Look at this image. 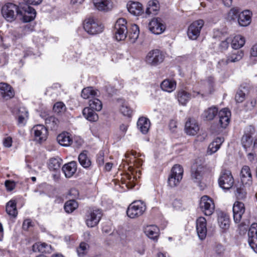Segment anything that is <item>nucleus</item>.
Wrapping results in <instances>:
<instances>
[{"instance_id": "nucleus-59", "label": "nucleus", "mask_w": 257, "mask_h": 257, "mask_svg": "<svg viewBox=\"0 0 257 257\" xmlns=\"http://www.w3.org/2000/svg\"><path fill=\"white\" fill-rule=\"evenodd\" d=\"M214 251L217 254L221 255L224 251L223 246L220 244H217L214 247Z\"/></svg>"}, {"instance_id": "nucleus-24", "label": "nucleus", "mask_w": 257, "mask_h": 257, "mask_svg": "<svg viewBox=\"0 0 257 257\" xmlns=\"http://www.w3.org/2000/svg\"><path fill=\"white\" fill-rule=\"evenodd\" d=\"M62 171L67 178H70L77 170V163L75 161H71L65 164L62 167Z\"/></svg>"}, {"instance_id": "nucleus-21", "label": "nucleus", "mask_w": 257, "mask_h": 257, "mask_svg": "<svg viewBox=\"0 0 257 257\" xmlns=\"http://www.w3.org/2000/svg\"><path fill=\"white\" fill-rule=\"evenodd\" d=\"M251 12L248 10H245L240 13L238 18L239 25L241 27L248 26L251 23Z\"/></svg>"}, {"instance_id": "nucleus-5", "label": "nucleus", "mask_w": 257, "mask_h": 257, "mask_svg": "<svg viewBox=\"0 0 257 257\" xmlns=\"http://www.w3.org/2000/svg\"><path fill=\"white\" fill-rule=\"evenodd\" d=\"M164 55L162 52L158 49L150 51L147 55L145 61L151 66H157L162 63L164 60Z\"/></svg>"}, {"instance_id": "nucleus-23", "label": "nucleus", "mask_w": 257, "mask_h": 257, "mask_svg": "<svg viewBox=\"0 0 257 257\" xmlns=\"http://www.w3.org/2000/svg\"><path fill=\"white\" fill-rule=\"evenodd\" d=\"M0 93L2 97L6 100L12 98L15 95L12 87L5 83H0Z\"/></svg>"}, {"instance_id": "nucleus-19", "label": "nucleus", "mask_w": 257, "mask_h": 257, "mask_svg": "<svg viewBox=\"0 0 257 257\" xmlns=\"http://www.w3.org/2000/svg\"><path fill=\"white\" fill-rule=\"evenodd\" d=\"M240 178L243 185L249 186L252 184V175L248 166L242 167L240 171Z\"/></svg>"}, {"instance_id": "nucleus-30", "label": "nucleus", "mask_w": 257, "mask_h": 257, "mask_svg": "<svg viewBox=\"0 0 257 257\" xmlns=\"http://www.w3.org/2000/svg\"><path fill=\"white\" fill-rule=\"evenodd\" d=\"M160 10L159 3L157 0L148 2L146 13L148 15H156Z\"/></svg>"}, {"instance_id": "nucleus-25", "label": "nucleus", "mask_w": 257, "mask_h": 257, "mask_svg": "<svg viewBox=\"0 0 257 257\" xmlns=\"http://www.w3.org/2000/svg\"><path fill=\"white\" fill-rule=\"evenodd\" d=\"M204 168L202 166L193 167L191 170V178L194 182L199 183L202 179Z\"/></svg>"}, {"instance_id": "nucleus-47", "label": "nucleus", "mask_w": 257, "mask_h": 257, "mask_svg": "<svg viewBox=\"0 0 257 257\" xmlns=\"http://www.w3.org/2000/svg\"><path fill=\"white\" fill-rule=\"evenodd\" d=\"M139 35V28L138 25H133L132 26L131 31L128 34V37L132 42L134 43L137 40Z\"/></svg>"}, {"instance_id": "nucleus-60", "label": "nucleus", "mask_w": 257, "mask_h": 257, "mask_svg": "<svg viewBox=\"0 0 257 257\" xmlns=\"http://www.w3.org/2000/svg\"><path fill=\"white\" fill-rule=\"evenodd\" d=\"M12 138L10 137L6 138L3 141L4 146L5 147L10 148L12 146Z\"/></svg>"}, {"instance_id": "nucleus-35", "label": "nucleus", "mask_w": 257, "mask_h": 257, "mask_svg": "<svg viewBox=\"0 0 257 257\" xmlns=\"http://www.w3.org/2000/svg\"><path fill=\"white\" fill-rule=\"evenodd\" d=\"M132 156L133 157L131 158L130 160L131 162H133V163L135 164L137 167L141 166L143 163V161L141 159L138 158L140 157L141 155L135 151H131L127 152L125 154V157L126 159L130 158V156Z\"/></svg>"}, {"instance_id": "nucleus-61", "label": "nucleus", "mask_w": 257, "mask_h": 257, "mask_svg": "<svg viewBox=\"0 0 257 257\" xmlns=\"http://www.w3.org/2000/svg\"><path fill=\"white\" fill-rule=\"evenodd\" d=\"M229 63H230V61H228V57L227 59H222L219 60L218 62V66L221 68L227 65Z\"/></svg>"}, {"instance_id": "nucleus-53", "label": "nucleus", "mask_w": 257, "mask_h": 257, "mask_svg": "<svg viewBox=\"0 0 257 257\" xmlns=\"http://www.w3.org/2000/svg\"><path fill=\"white\" fill-rule=\"evenodd\" d=\"M66 107L62 102H57L55 103L53 106V110L55 112L58 114H61L65 112Z\"/></svg>"}, {"instance_id": "nucleus-55", "label": "nucleus", "mask_w": 257, "mask_h": 257, "mask_svg": "<svg viewBox=\"0 0 257 257\" xmlns=\"http://www.w3.org/2000/svg\"><path fill=\"white\" fill-rule=\"evenodd\" d=\"M120 111L125 116H130L132 114V110L126 104L122 105L120 108Z\"/></svg>"}, {"instance_id": "nucleus-22", "label": "nucleus", "mask_w": 257, "mask_h": 257, "mask_svg": "<svg viewBox=\"0 0 257 257\" xmlns=\"http://www.w3.org/2000/svg\"><path fill=\"white\" fill-rule=\"evenodd\" d=\"M127 8L128 12L135 16H139L143 13V5L138 2H128Z\"/></svg>"}, {"instance_id": "nucleus-26", "label": "nucleus", "mask_w": 257, "mask_h": 257, "mask_svg": "<svg viewBox=\"0 0 257 257\" xmlns=\"http://www.w3.org/2000/svg\"><path fill=\"white\" fill-rule=\"evenodd\" d=\"M150 120L145 117H140L137 122L138 129L144 134H147L150 127Z\"/></svg>"}, {"instance_id": "nucleus-42", "label": "nucleus", "mask_w": 257, "mask_h": 257, "mask_svg": "<svg viewBox=\"0 0 257 257\" xmlns=\"http://www.w3.org/2000/svg\"><path fill=\"white\" fill-rule=\"evenodd\" d=\"M51 248V245L46 243L38 242L33 245V250L34 251H38L41 252H49V249Z\"/></svg>"}, {"instance_id": "nucleus-10", "label": "nucleus", "mask_w": 257, "mask_h": 257, "mask_svg": "<svg viewBox=\"0 0 257 257\" xmlns=\"http://www.w3.org/2000/svg\"><path fill=\"white\" fill-rule=\"evenodd\" d=\"M234 183V179L231 172L229 170H223L221 172L218 179L219 186L224 190L230 189Z\"/></svg>"}, {"instance_id": "nucleus-37", "label": "nucleus", "mask_w": 257, "mask_h": 257, "mask_svg": "<svg viewBox=\"0 0 257 257\" xmlns=\"http://www.w3.org/2000/svg\"><path fill=\"white\" fill-rule=\"evenodd\" d=\"M95 110L89 107H85L83 110V114L85 118L90 121H96L98 119V115Z\"/></svg>"}, {"instance_id": "nucleus-7", "label": "nucleus", "mask_w": 257, "mask_h": 257, "mask_svg": "<svg viewBox=\"0 0 257 257\" xmlns=\"http://www.w3.org/2000/svg\"><path fill=\"white\" fill-rule=\"evenodd\" d=\"M126 24V21L124 19L120 18L116 21L114 29L115 37L116 40L118 41H122L126 38L127 33Z\"/></svg>"}, {"instance_id": "nucleus-12", "label": "nucleus", "mask_w": 257, "mask_h": 257, "mask_svg": "<svg viewBox=\"0 0 257 257\" xmlns=\"http://www.w3.org/2000/svg\"><path fill=\"white\" fill-rule=\"evenodd\" d=\"M204 25V22L199 20L193 22L188 27L187 35L190 39L196 40L200 35V31Z\"/></svg>"}, {"instance_id": "nucleus-63", "label": "nucleus", "mask_w": 257, "mask_h": 257, "mask_svg": "<svg viewBox=\"0 0 257 257\" xmlns=\"http://www.w3.org/2000/svg\"><path fill=\"white\" fill-rule=\"evenodd\" d=\"M32 226V222L30 219L25 220L23 223V228L24 230H28Z\"/></svg>"}, {"instance_id": "nucleus-34", "label": "nucleus", "mask_w": 257, "mask_h": 257, "mask_svg": "<svg viewBox=\"0 0 257 257\" xmlns=\"http://www.w3.org/2000/svg\"><path fill=\"white\" fill-rule=\"evenodd\" d=\"M59 144L64 147H68L72 143V140L67 133H63L57 137Z\"/></svg>"}, {"instance_id": "nucleus-6", "label": "nucleus", "mask_w": 257, "mask_h": 257, "mask_svg": "<svg viewBox=\"0 0 257 257\" xmlns=\"http://www.w3.org/2000/svg\"><path fill=\"white\" fill-rule=\"evenodd\" d=\"M83 27L88 34L92 35L101 33L103 28L102 25L93 18L86 20Z\"/></svg>"}, {"instance_id": "nucleus-17", "label": "nucleus", "mask_w": 257, "mask_h": 257, "mask_svg": "<svg viewBox=\"0 0 257 257\" xmlns=\"http://www.w3.org/2000/svg\"><path fill=\"white\" fill-rule=\"evenodd\" d=\"M196 230L201 240L205 238L207 234L206 220L204 217H199L196 220Z\"/></svg>"}, {"instance_id": "nucleus-41", "label": "nucleus", "mask_w": 257, "mask_h": 257, "mask_svg": "<svg viewBox=\"0 0 257 257\" xmlns=\"http://www.w3.org/2000/svg\"><path fill=\"white\" fill-rule=\"evenodd\" d=\"M247 93L248 88L245 86H241L237 91L235 96V99L236 102L241 103L243 102Z\"/></svg>"}, {"instance_id": "nucleus-14", "label": "nucleus", "mask_w": 257, "mask_h": 257, "mask_svg": "<svg viewBox=\"0 0 257 257\" xmlns=\"http://www.w3.org/2000/svg\"><path fill=\"white\" fill-rule=\"evenodd\" d=\"M140 175L141 172L140 170H137L135 172V171H133L132 172V174L126 173L121 178L122 180V183L125 184V186L127 188L132 189L135 185L134 181L137 180L138 178H139L140 177Z\"/></svg>"}, {"instance_id": "nucleus-36", "label": "nucleus", "mask_w": 257, "mask_h": 257, "mask_svg": "<svg viewBox=\"0 0 257 257\" xmlns=\"http://www.w3.org/2000/svg\"><path fill=\"white\" fill-rule=\"evenodd\" d=\"M191 94L188 92L181 89L178 92L177 99L179 102L185 105L191 99Z\"/></svg>"}, {"instance_id": "nucleus-52", "label": "nucleus", "mask_w": 257, "mask_h": 257, "mask_svg": "<svg viewBox=\"0 0 257 257\" xmlns=\"http://www.w3.org/2000/svg\"><path fill=\"white\" fill-rule=\"evenodd\" d=\"M245 185L240 186L236 189L235 195L238 199H244L246 196V191L244 187Z\"/></svg>"}, {"instance_id": "nucleus-38", "label": "nucleus", "mask_w": 257, "mask_h": 257, "mask_svg": "<svg viewBox=\"0 0 257 257\" xmlns=\"http://www.w3.org/2000/svg\"><path fill=\"white\" fill-rule=\"evenodd\" d=\"M241 144L246 152L249 151L253 148L252 140L248 134L243 135L241 139Z\"/></svg>"}, {"instance_id": "nucleus-40", "label": "nucleus", "mask_w": 257, "mask_h": 257, "mask_svg": "<svg viewBox=\"0 0 257 257\" xmlns=\"http://www.w3.org/2000/svg\"><path fill=\"white\" fill-rule=\"evenodd\" d=\"M6 211L10 216L16 217L18 214L16 207V201L15 200H11L6 205Z\"/></svg>"}, {"instance_id": "nucleus-29", "label": "nucleus", "mask_w": 257, "mask_h": 257, "mask_svg": "<svg viewBox=\"0 0 257 257\" xmlns=\"http://www.w3.org/2000/svg\"><path fill=\"white\" fill-rule=\"evenodd\" d=\"M144 232L151 239H155L159 236V229L156 225H148L145 227Z\"/></svg>"}, {"instance_id": "nucleus-48", "label": "nucleus", "mask_w": 257, "mask_h": 257, "mask_svg": "<svg viewBox=\"0 0 257 257\" xmlns=\"http://www.w3.org/2000/svg\"><path fill=\"white\" fill-rule=\"evenodd\" d=\"M248 242L257 239V223H253L251 225L248 230Z\"/></svg>"}, {"instance_id": "nucleus-64", "label": "nucleus", "mask_w": 257, "mask_h": 257, "mask_svg": "<svg viewBox=\"0 0 257 257\" xmlns=\"http://www.w3.org/2000/svg\"><path fill=\"white\" fill-rule=\"evenodd\" d=\"M27 5H38L42 0H24Z\"/></svg>"}, {"instance_id": "nucleus-33", "label": "nucleus", "mask_w": 257, "mask_h": 257, "mask_svg": "<svg viewBox=\"0 0 257 257\" xmlns=\"http://www.w3.org/2000/svg\"><path fill=\"white\" fill-rule=\"evenodd\" d=\"M245 42L244 37L240 35H237L234 36L232 40L231 46L232 49L239 50V49L244 46Z\"/></svg>"}, {"instance_id": "nucleus-58", "label": "nucleus", "mask_w": 257, "mask_h": 257, "mask_svg": "<svg viewBox=\"0 0 257 257\" xmlns=\"http://www.w3.org/2000/svg\"><path fill=\"white\" fill-rule=\"evenodd\" d=\"M229 43L230 40L228 38L225 40L222 41L220 44V49L222 50H227L229 47Z\"/></svg>"}, {"instance_id": "nucleus-50", "label": "nucleus", "mask_w": 257, "mask_h": 257, "mask_svg": "<svg viewBox=\"0 0 257 257\" xmlns=\"http://www.w3.org/2000/svg\"><path fill=\"white\" fill-rule=\"evenodd\" d=\"M45 122L48 127H50L51 129H55L58 125L59 120L55 117L51 116L46 119Z\"/></svg>"}, {"instance_id": "nucleus-44", "label": "nucleus", "mask_w": 257, "mask_h": 257, "mask_svg": "<svg viewBox=\"0 0 257 257\" xmlns=\"http://www.w3.org/2000/svg\"><path fill=\"white\" fill-rule=\"evenodd\" d=\"M20 112H23L22 115H18V123L20 126H24L26 123L27 119L28 117V112L26 108L22 107H20Z\"/></svg>"}, {"instance_id": "nucleus-32", "label": "nucleus", "mask_w": 257, "mask_h": 257, "mask_svg": "<svg viewBox=\"0 0 257 257\" xmlns=\"http://www.w3.org/2000/svg\"><path fill=\"white\" fill-rule=\"evenodd\" d=\"M78 161L80 164L84 168H88L91 165V161L86 151H83L79 154Z\"/></svg>"}, {"instance_id": "nucleus-1", "label": "nucleus", "mask_w": 257, "mask_h": 257, "mask_svg": "<svg viewBox=\"0 0 257 257\" xmlns=\"http://www.w3.org/2000/svg\"><path fill=\"white\" fill-rule=\"evenodd\" d=\"M218 113V124L222 128H225L230 121L231 113L227 108H224L218 112V108L211 106L205 110L202 114L204 120H211Z\"/></svg>"}, {"instance_id": "nucleus-54", "label": "nucleus", "mask_w": 257, "mask_h": 257, "mask_svg": "<svg viewBox=\"0 0 257 257\" xmlns=\"http://www.w3.org/2000/svg\"><path fill=\"white\" fill-rule=\"evenodd\" d=\"M239 14V10L237 8H232L228 13V17L231 20H235L237 18H238Z\"/></svg>"}, {"instance_id": "nucleus-11", "label": "nucleus", "mask_w": 257, "mask_h": 257, "mask_svg": "<svg viewBox=\"0 0 257 257\" xmlns=\"http://www.w3.org/2000/svg\"><path fill=\"white\" fill-rule=\"evenodd\" d=\"M200 208L205 215H211L215 208L213 200L207 196H202L200 201Z\"/></svg>"}, {"instance_id": "nucleus-28", "label": "nucleus", "mask_w": 257, "mask_h": 257, "mask_svg": "<svg viewBox=\"0 0 257 257\" xmlns=\"http://www.w3.org/2000/svg\"><path fill=\"white\" fill-rule=\"evenodd\" d=\"M218 223L221 228L224 229L228 228L229 226V216L222 211L219 212L218 213Z\"/></svg>"}, {"instance_id": "nucleus-8", "label": "nucleus", "mask_w": 257, "mask_h": 257, "mask_svg": "<svg viewBox=\"0 0 257 257\" xmlns=\"http://www.w3.org/2000/svg\"><path fill=\"white\" fill-rule=\"evenodd\" d=\"M31 134L36 142L41 143L47 140L48 130L43 125L38 124L31 129Z\"/></svg>"}, {"instance_id": "nucleus-4", "label": "nucleus", "mask_w": 257, "mask_h": 257, "mask_svg": "<svg viewBox=\"0 0 257 257\" xmlns=\"http://www.w3.org/2000/svg\"><path fill=\"white\" fill-rule=\"evenodd\" d=\"M184 170L180 165H175L172 168L168 179V183L171 187L178 186L183 178Z\"/></svg>"}, {"instance_id": "nucleus-20", "label": "nucleus", "mask_w": 257, "mask_h": 257, "mask_svg": "<svg viewBox=\"0 0 257 257\" xmlns=\"http://www.w3.org/2000/svg\"><path fill=\"white\" fill-rule=\"evenodd\" d=\"M185 130L187 134L196 135L199 130L198 124L195 119L189 118L185 124Z\"/></svg>"}, {"instance_id": "nucleus-49", "label": "nucleus", "mask_w": 257, "mask_h": 257, "mask_svg": "<svg viewBox=\"0 0 257 257\" xmlns=\"http://www.w3.org/2000/svg\"><path fill=\"white\" fill-rule=\"evenodd\" d=\"M89 107L95 111H100L102 107V102L97 98H94L89 101Z\"/></svg>"}, {"instance_id": "nucleus-51", "label": "nucleus", "mask_w": 257, "mask_h": 257, "mask_svg": "<svg viewBox=\"0 0 257 257\" xmlns=\"http://www.w3.org/2000/svg\"><path fill=\"white\" fill-rule=\"evenodd\" d=\"M89 245L85 243L81 242L77 249L78 255L79 257H83L87 252Z\"/></svg>"}, {"instance_id": "nucleus-15", "label": "nucleus", "mask_w": 257, "mask_h": 257, "mask_svg": "<svg viewBox=\"0 0 257 257\" xmlns=\"http://www.w3.org/2000/svg\"><path fill=\"white\" fill-rule=\"evenodd\" d=\"M232 211L234 221L236 223H239L245 212L244 204L239 201H235L232 207Z\"/></svg>"}, {"instance_id": "nucleus-9", "label": "nucleus", "mask_w": 257, "mask_h": 257, "mask_svg": "<svg viewBox=\"0 0 257 257\" xmlns=\"http://www.w3.org/2000/svg\"><path fill=\"white\" fill-rule=\"evenodd\" d=\"M102 214L101 210L98 209H92L88 211L85 218V222L89 227H93L96 226L101 217Z\"/></svg>"}, {"instance_id": "nucleus-27", "label": "nucleus", "mask_w": 257, "mask_h": 257, "mask_svg": "<svg viewBox=\"0 0 257 257\" xmlns=\"http://www.w3.org/2000/svg\"><path fill=\"white\" fill-rule=\"evenodd\" d=\"M224 141V139L222 137H217L214 139L208 146L207 154L211 155L217 152Z\"/></svg>"}, {"instance_id": "nucleus-18", "label": "nucleus", "mask_w": 257, "mask_h": 257, "mask_svg": "<svg viewBox=\"0 0 257 257\" xmlns=\"http://www.w3.org/2000/svg\"><path fill=\"white\" fill-rule=\"evenodd\" d=\"M94 8L99 11L108 12L113 8L111 0H92Z\"/></svg>"}, {"instance_id": "nucleus-3", "label": "nucleus", "mask_w": 257, "mask_h": 257, "mask_svg": "<svg viewBox=\"0 0 257 257\" xmlns=\"http://www.w3.org/2000/svg\"><path fill=\"white\" fill-rule=\"evenodd\" d=\"M1 12L3 17L7 21L11 22L15 20L17 15H19V14H22L19 7L13 3L5 4L3 6Z\"/></svg>"}, {"instance_id": "nucleus-31", "label": "nucleus", "mask_w": 257, "mask_h": 257, "mask_svg": "<svg viewBox=\"0 0 257 257\" xmlns=\"http://www.w3.org/2000/svg\"><path fill=\"white\" fill-rule=\"evenodd\" d=\"M161 89L164 91L171 93L176 88V83L174 80L165 79L161 84Z\"/></svg>"}, {"instance_id": "nucleus-57", "label": "nucleus", "mask_w": 257, "mask_h": 257, "mask_svg": "<svg viewBox=\"0 0 257 257\" xmlns=\"http://www.w3.org/2000/svg\"><path fill=\"white\" fill-rule=\"evenodd\" d=\"M15 183L14 181L11 180H7L5 182V186L8 191H11L15 187Z\"/></svg>"}, {"instance_id": "nucleus-56", "label": "nucleus", "mask_w": 257, "mask_h": 257, "mask_svg": "<svg viewBox=\"0 0 257 257\" xmlns=\"http://www.w3.org/2000/svg\"><path fill=\"white\" fill-rule=\"evenodd\" d=\"M172 206L173 208L177 210L181 209L182 207V201L180 199H174L172 202Z\"/></svg>"}, {"instance_id": "nucleus-16", "label": "nucleus", "mask_w": 257, "mask_h": 257, "mask_svg": "<svg viewBox=\"0 0 257 257\" xmlns=\"http://www.w3.org/2000/svg\"><path fill=\"white\" fill-rule=\"evenodd\" d=\"M21 11L22 14H19V15L22 17V21L25 23L33 21L36 17V12L35 10L29 5L23 7Z\"/></svg>"}, {"instance_id": "nucleus-13", "label": "nucleus", "mask_w": 257, "mask_h": 257, "mask_svg": "<svg viewBox=\"0 0 257 257\" xmlns=\"http://www.w3.org/2000/svg\"><path fill=\"white\" fill-rule=\"evenodd\" d=\"M149 30L153 34L159 35L163 33L165 30V26L160 18L153 19L148 24Z\"/></svg>"}, {"instance_id": "nucleus-39", "label": "nucleus", "mask_w": 257, "mask_h": 257, "mask_svg": "<svg viewBox=\"0 0 257 257\" xmlns=\"http://www.w3.org/2000/svg\"><path fill=\"white\" fill-rule=\"evenodd\" d=\"M244 55L242 50H234L232 51L228 56V61L234 63L240 60Z\"/></svg>"}, {"instance_id": "nucleus-62", "label": "nucleus", "mask_w": 257, "mask_h": 257, "mask_svg": "<svg viewBox=\"0 0 257 257\" xmlns=\"http://www.w3.org/2000/svg\"><path fill=\"white\" fill-rule=\"evenodd\" d=\"M248 243L251 248L257 253V239L254 240H250Z\"/></svg>"}, {"instance_id": "nucleus-43", "label": "nucleus", "mask_w": 257, "mask_h": 257, "mask_svg": "<svg viewBox=\"0 0 257 257\" xmlns=\"http://www.w3.org/2000/svg\"><path fill=\"white\" fill-rule=\"evenodd\" d=\"M97 91L92 87H87L82 89L81 96L84 99H88L97 95Z\"/></svg>"}, {"instance_id": "nucleus-2", "label": "nucleus", "mask_w": 257, "mask_h": 257, "mask_svg": "<svg viewBox=\"0 0 257 257\" xmlns=\"http://www.w3.org/2000/svg\"><path fill=\"white\" fill-rule=\"evenodd\" d=\"M146 209L145 204L140 200L135 201L127 207L126 214L131 218H136L142 215Z\"/></svg>"}, {"instance_id": "nucleus-45", "label": "nucleus", "mask_w": 257, "mask_h": 257, "mask_svg": "<svg viewBox=\"0 0 257 257\" xmlns=\"http://www.w3.org/2000/svg\"><path fill=\"white\" fill-rule=\"evenodd\" d=\"M78 207V204L74 200L67 201L64 205V209L67 213H70L74 211Z\"/></svg>"}, {"instance_id": "nucleus-46", "label": "nucleus", "mask_w": 257, "mask_h": 257, "mask_svg": "<svg viewBox=\"0 0 257 257\" xmlns=\"http://www.w3.org/2000/svg\"><path fill=\"white\" fill-rule=\"evenodd\" d=\"M62 160L58 158H51L49 160L48 167L51 170H57L60 168Z\"/></svg>"}]
</instances>
